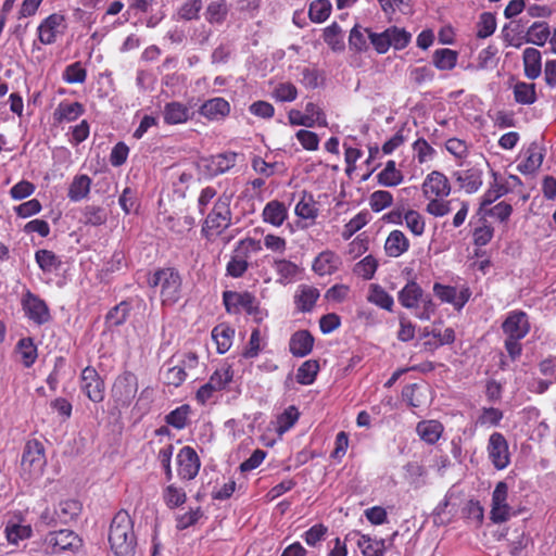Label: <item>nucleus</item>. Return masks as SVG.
I'll return each mask as SVG.
<instances>
[{"mask_svg":"<svg viewBox=\"0 0 556 556\" xmlns=\"http://www.w3.org/2000/svg\"><path fill=\"white\" fill-rule=\"evenodd\" d=\"M148 286L160 295L161 305L170 307L184 298V279L180 271L173 266L159 267L148 277Z\"/></svg>","mask_w":556,"mask_h":556,"instance_id":"nucleus-1","label":"nucleus"},{"mask_svg":"<svg viewBox=\"0 0 556 556\" xmlns=\"http://www.w3.org/2000/svg\"><path fill=\"white\" fill-rule=\"evenodd\" d=\"M110 548L115 556H135L137 536L130 515L121 509L111 520L108 533Z\"/></svg>","mask_w":556,"mask_h":556,"instance_id":"nucleus-2","label":"nucleus"},{"mask_svg":"<svg viewBox=\"0 0 556 556\" xmlns=\"http://www.w3.org/2000/svg\"><path fill=\"white\" fill-rule=\"evenodd\" d=\"M530 329L529 315L525 311L513 309L507 313L502 323V331L505 336L504 348L511 361L521 356V340L528 336Z\"/></svg>","mask_w":556,"mask_h":556,"instance_id":"nucleus-3","label":"nucleus"},{"mask_svg":"<svg viewBox=\"0 0 556 556\" xmlns=\"http://www.w3.org/2000/svg\"><path fill=\"white\" fill-rule=\"evenodd\" d=\"M399 303L407 308L414 309L415 317L420 320H430L437 312V304L429 294H425L422 288L415 281L409 280L397 293Z\"/></svg>","mask_w":556,"mask_h":556,"instance_id":"nucleus-4","label":"nucleus"},{"mask_svg":"<svg viewBox=\"0 0 556 556\" xmlns=\"http://www.w3.org/2000/svg\"><path fill=\"white\" fill-rule=\"evenodd\" d=\"M231 200L232 197L230 194L223 193L205 213L201 232L206 239L219 236L230 227L232 218Z\"/></svg>","mask_w":556,"mask_h":556,"instance_id":"nucleus-5","label":"nucleus"},{"mask_svg":"<svg viewBox=\"0 0 556 556\" xmlns=\"http://www.w3.org/2000/svg\"><path fill=\"white\" fill-rule=\"evenodd\" d=\"M223 303L228 313L238 314L244 311L257 323H261L267 316V313L260 307L255 295L249 291H225L223 293Z\"/></svg>","mask_w":556,"mask_h":556,"instance_id":"nucleus-6","label":"nucleus"},{"mask_svg":"<svg viewBox=\"0 0 556 556\" xmlns=\"http://www.w3.org/2000/svg\"><path fill=\"white\" fill-rule=\"evenodd\" d=\"M262 251V243L260 240L253 238H244L237 242L236 248L226 265V274L232 278L242 277L249 268L251 254Z\"/></svg>","mask_w":556,"mask_h":556,"instance_id":"nucleus-7","label":"nucleus"},{"mask_svg":"<svg viewBox=\"0 0 556 556\" xmlns=\"http://www.w3.org/2000/svg\"><path fill=\"white\" fill-rule=\"evenodd\" d=\"M47 465L45 447L37 440H30L25 444L21 467L23 476L27 480L38 479L42 476Z\"/></svg>","mask_w":556,"mask_h":556,"instance_id":"nucleus-8","label":"nucleus"},{"mask_svg":"<svg viewBox=\"0 0 556 556\" xmlns=\"http://www.w3.org/2000/svg\"><path fill=\"white\" fill-rule=\"evenodd\" d=\"M138 392V378L131 371L118 375L111 389V397L116 408H128Z\"/></svg>","mask_w":556,"mask_h":556,"instance_id":"nucleus-9","label":"nucleus"},{"mask_svg":"<svg viewBox=\"0 0 556 556\" xmlns=\"http://www.w3.org/2000/svg\"><path fill=\"white\" fill-rule=\"evenodd\" d=\"M21 305L24 315L37 326L46 325L52 320L47 302L30 290H26L23 293Z\"/></svg>","mask_w":556,"mask_h":556,"instance_id":"nucleus-10","label":"nucleus"},{"mask_svg":"<svg viewBox=\"0 0 556 556\" xmlns=\"http://www.w3.org/2000/svg\"><path fill=\"white\" fill-rule=\"evenodd\" d=\"M80 390L93 403L104 400L105 383L96 368L87 366L81 370Z\"/></svg>","mask_w":556,"mask_h":556,"instance_id":"nucleus-11","label":"nucleus"},{"mask_svg":"<svg viewBox=\"0 0 556 556\" xmlns=\"http://www.w3.org/2000/svg\"><path fill=\"white\" fill-rule=\"evenodd\" d=\"M488 457L497 470H503L510 464L508 442L501 432H493L488 440Z\"/></svg>","mask_w":556,"mask_h":556,"instance_id":"nucleus-12","label":"nucleus"},{"mask_svg":"<svg viewBox=\"0 0 556 556\" xmlns=\"http://www.w3.org/2000/svg\"><path fill=\"white\" fill-rule=\"evenodd\" d=\"M508 485L505 481H500L492 493V505L490 518L494 523L507 521L515 515L513 508L507 503Z\"/></svg>","mask_w":556,"mask_h":556,"instance_id":"nucleus-13","label":"nucleus"},{"mask_svg":"<svg viewBox=\"0 0 556 556\" xmlns=\"http://www.w3.org/2000/svg\"><path fill=\"white\" fill-rule=\"evenodd\" d=\"M46 544L51 553L76 552L81 546V540L72 530L63 529L49 532L46 536Z\"/></svg>","mask_w":556,"mask_h":556,"instance_id":"nucleus-14","label":"nucleus"},{"mask_svg":"<svg viewBox=\"0 0 556 556\" xmlns=\"http://www.w3.org/2000/svg\"><path fill=\"white\" fill-rule=\"evenodd\" d=\"M4 533L10 544L17 545L21 541L27 540L33 534L30 523L26 522L22 511H13L4 526Z\"/></svg>","mask_w":556,"mask_h":556,"instance_id":"nucleus-15","label":"nucleus"},{"mask_svg":"<svg viewBox=\"0 0 556 556\" xmlns=\"http://www.w3.org/2000/svg\"><path fill=\"white\" fill-rule=\"evenodd\" d=\"M178 476L182 480L194 479L200 470L201 462L195 452L191 446H184L177 454Z\"/></svg>","mask_w":556,"mask_h":556,"instance_id":"nucleus-16","label":"nucleus"},{"mask_svg":"<svg viewBox=\"0 0 556 556\" xmlns=\"http://www.w3.org/2000/svg\"><path fill=\"white\" fill-rule=\"evenodd\" d=\"M433 294L442 302L448 303L454 306L455 309L460 311L466 303L469 301L471 292L469 288H463L457 292L456 287L434 282Z\"/></svg>","mask_w":556,"mask_h":556,"instance_id":"nucleus-17","label":"nucleus"},{"mask_svg":"<svg viewBox=\"0 0 556 556\" xmlns=\"http://www.w3.org/2000/svg\"><path fill=\"white\" fill-rule=\"evenodd\" d=\"M422 193L426 199L446 198L450 195L452 187L448 178L439 170L429 173L422 182Z\"/></svg>","mask_w":556,"mask_h":556,"instance_id":"nucleus-18","label":"nucleus"},{"mask_svg":"<svg viewBox=\"0 0 556 556\" xmlns=\"http://www.w3.org/2000/svg\"><path fill=\"white\" fill-rule=\"evenodd\" d=\"M64 16L62 14L52 13L47 16L38 26V38L42 45H52L56 41L60 34L59 27L64 24Z\"/></svg>","mask_w":556,"mask_h":556,"instance_id":"nucleus-19","label":"nucleus"},{"mask_svg":"<svg viewBox=\"0 0 556 556\" xmlns=\"http://www.w3.org/2000/svg\"><path fill=\"white\" fill-rule=\"evenodd\" d=\"M162 115L166 125H179L191 119L193 113L187 104L172 101L164 105Z\"/></svg>","mask_w":556,"mask_h":556,"instance_id":"nucleus-20","label":"nucleus"},{"mask_svg":"<svg viewBox=\"0 0 556 556\" xmlns=\"http://www.w3.org/2000/svg\"><path fill=\"white\" fill-rule=\"evenodd\" d=\"M199 113L210 121H220L230 113V104L224 98H212L200 106Z\"/></svg>","mask_w":556,"mask_h":556,"instance_id":"nucleus-21","label":"nucleus"},{"mask_svg":"<svg viewBox=\"0 0 556 556\" xmlns=\"http://www.w3.org/2000/svg\"><path fill=\"white\" fill-rule=\"evenodd\" d=\"M342 262L338 254L326 250L319 253L313 262V270L319 276L332 275L341 266Z\"/></svg>","mask_w":556,"mask_h":556,"instance_id":"nucleus-22","label":"nucleus"},{"mask_svg":"<svg viewBox=\"0 0 556 556\" xmlns=\"http://www.w3.org/2000/svg\"><path fill=\"white\" fill-rule=\"evenodd\" d=\"M453 176L467 193H475L482 186V170L478 167L456 170Z\"/></svg>","mask_w":556,"mask_h":556,"instance_id":"nucleus-23","label":"nucleus"},{"mask_svg":"<svg viewBox=\"0 0 556 556\" xmlns=\"http://www.w3.org/2000/svg\"><path fill=\"white\" fill-rule=\"evenodd\" d=\"M544 155L538 143L532 142L525 152V160L517 165L518 172L523 175L534 174L542 165Z\"/></svg>","mask_w":556,"mask_h":556,"instance_id":"nucleus-24","label":"nucleus"},{"mask_svg":"<svg viewBox=\"0 0 556 556\" xmlns=\"http://www.w3.org/2000/svg\"><path fill=\"white\" fill-rule=\"evenodd\" d=\"M409 240L402 230H392L386 239L384 251L389 257H400L408 251Z\"/></svg>","mask_w":556,"mask_h":556,"instance_id":"nucleus-25","label":"nucleus"},{"mask_svg":"<svg viewBox=\"0 0 556 556\" xmlns=\"http://www.w3.org/2000/svg\"><path fill=\"white\" fill-rule=\"evenodd\" d=\"M314 345V338L307 330L294 332L289 341L290 353L295 357H304L308 355Z\"/></svg>","mask_w":556,"mask_h":556,"instance_id":"nucleus-26","label":"nucleus"},{"mask_svg":"<svg viewBox=\"0 0 556 556\" xmlns=\"http://www.w3.org/2000/svg\"><path fill=\"white\" fill-rule=\"evenodd\" d=\"M263 220L275 227H280L288 218V208L285 203L271 200L263 208Z\"/></svg>","mask_w":556,"mask_h":556,"instance_id":"nucleus-27","label":"nucleus"},{"mask_svg":"<svg viewBox=\"0 0 556 556\" xmlns=\"http://www.w3.org/2000/svg\"><path fill=\"white\" fill-rule=\"evenodd\" d=\"M85 112L79 102L61 101L53 112V118L56 123H70L76 121Z\"/></svg>","mask_w":556,"mask_h":556,"instance_id":"nucleus-28","label":"nucleus"},{"mask_svg":"<svg viewBox=\"0 0 556 556\" xmlns=\"http://www.w3.org/2000/svg\"><path fill=\"white\" fill-rule=\"evenodd\" d=\"M91 185L92 180L88 175H75L68 186L67 198L72 202H79L86 199L90 193Z\"/></svg>","mask_w":556,"mask_h":556,"instance_id":"nucleus-29","label":"nucleus"},{"mask_svg":"<svg viewBox=\"0 0 556 556\" xmlns=\"http://www.w3.org/2000/svg\"><path fill=\"white\" fill-rule=\"evenodd\" d=\"M238 154L232 151L214 155L210 159L207 168L213 176H218L230 170L237 163Z\"/></svg>","mask_w":556,"mask_h":556,"instance_id":"nucleus-30","label":"nucleus"},{"mask_svg":"<svg viewBox=\"0 0 556 556\" xmlns=\"http://www.w3.org/2000/svg\"><path fill=\"white\" fill-rule=\"evenodd\" d=\"M188 372H185L176 362L175 356L170 357L162 368V379L167 386L180 387L187 379Z\"/></svg>","mask_w":556,"mask_h":556,"instance_id":"nucleus-31","label":"nucleus"},{"mask_svg":"<svg viewBox=\"0 0 556 556\" xmlns=\"http://www.w3.org/2000/svg\"><path fill=\"white\" fill-rule=\"evenodd\" d=\"M525 75L529 79H535L541 75L542 72V55L541 52L535 48H527L522 55Z\"/></svg>","mask_w":556,"mask_h":556,"instance_id":"nucleus-32","label":"nucleus"},{"mask_svg":"<svg viewBox=\"0 0 556 556\" xmlns=\"http://www.w3.org/2000/svg\"><path fill=\"white\" fill-rule=\"evenodd\" d=\"M35 261L45 274H52L60 269L62 260L53 251L39 249L35 252Z\"/></svg>","mask_w":556,"mask_h":556,"instance_id":"nucleus-33","label":"nucleus"},{"mask_svg":"<svg viewBox=\"0 0 556 556\" xmlns=\"http://www.w3.org/2000/svg\"><path fill=\"white\" fill-rule=\"evenodd\" d=\"M418 435L428 444H434L439 441L443 432V426L438 420H424L416 427Z\"/></svg>","mask_w":556,"mask_h":556,"instance_id":"nucleus-34","label":"nucleus"},{"mask_svg":"<svg viewBox=\"0 0 556 556\" xmlns=\"http://www.w3.org/2000/svg\"><path fill=\"white\" fill-rule=\"evenodd\" d=\"M81 511V504L76 500L61 501L56 506V519L60 525L74 521Z\"/></svg>","mask_w":556,"mask_h":556,"instance_id":"nucleus-35","label":"nucleus"},{"mask_svg":"<svg viewBox=\"0 0 556 556\" xmlns=\"http://www.w3.org/2000/svg\"><path fill=\"white\" fill-rule=\"evenodd\" d=\"M367 301L376 306L392 312L394 300L380 285L372 283L369 286Z\"/></svg>","mask_w":556,"mask_h":556,"instance_id":"nucleus-36","label":"nucleus"},{"mask_svg":"<svg viewBox=\"0 0 556 556\" xmlns=\"http://www.w3.org/2000/svg\"><path fill=\"white\" fill-rule=\"evenodd\" d=\"M551 37L549 26L546 22H535L527 30L525 41L542 47Z\"/></svg>","mask_w":556,"mask_h":556,"instance_id":"nucleus-37","label":"nucleus"},{"mask_svg":"<svg viewBox=\"0 0 556 556\" xmlns=\"http://www.w3.org/2000/svg\"><path fill=\"white\" fill-rule=\"evenodd\" d=\"M233 336L235 329L227 325L220 324L214 327L212 338L216 342L219 354L226 353L231 348Z\"/></svg>","mask_w":556,"mask_h":556,"instance_id":"nucleus-38","label":"nucleus"},{"mask_svg":"<svg viewBox=\"0 0 556 556\" xmlns=\"http://www.w3.org/2000/svg\"><path fill=\"white\" fill-rule=\"evenodd\" d=\"M16 352L21 355V361L26 368L31 367L38 357L37 346L30 337L17 341Z\"/></svg>","mask_w":556,"mask_h":556,"instance_id":"nucleus-39","label":"nucleus"},{"mask_svg":"<svg viewBox=\"0 0 556 556\" xmlns=\"http://www.w3.org/2000/svg\"><path fill=\"white\" fill-rule=\"evenodd\" d=\"M458 53L455 50L442 48L433 52V65L440 71H451L457 64Z\"/></svg>","mask_w":556,"mask_h":556,"instance_id":"nucleus-40","label":"nucleus"},{"mask_svg":"<svg viewBox=\"0 0 556 556\" xmlns=\"http://www.w3.org/2000/svg\"><path fill=\"white\" fill-rule=\"evenodd\" d=\"M378 182L384 187H395L400 185L404 177L401 170L396 168L393 160L387 162L384 168L377 175Z\"/></svg>","mask_w":556,"mask_h":556,"instance_id":"nucleus-41","label":"nucleus"},{"mask_svg":"<svg viewBox=\"0 0 556 556\" xmlns=\"http://www.w3.org/2000/svg\"><path fill=\"white\" fill-rule=\"evenodd\" d=\"M368 31L370 28L362 27L361 25H355L349 36V47L351 50L355 52H365L368 50Z\"/></svg>","mask_w":556,"mask_h":556,"instance_id":"nucleus-42","label":"nucleus"},{"mask_svg":"<svg viewBox=\"0 0 556 556\" xmlns=\"http://www.w3.org/2000/svg\"><path fill=\"white\" fill-rule=\"evenodd\" d=\"M319 363L315 359L305 361L296 370V381L302 386H309L316 380Z\"/></svg>","mask_w":556,"mask_h":556,"instance_id":"nucleus-43","label":"nucleus"},{"mask_svg":"<svg viewBox=\"0 0 556 556\" xmlns=\"http://www.w3.org/2000/svg\"><path fill=\"white\" fill-rule=\"evenodd\" d=\"M319 298L318 289L311 286H301L296 295V304L301 312H309Z\"/></svg>","mask_w":556,"mask_h":556,"instance_id":"nucleus-44","label":"nucleus"},{"mask_svg":"<svg viewBox=\"0 0 556 556\" xmlns=\"http://www.w3.org/2000/svg\"><path fill=\"white\" fill-rule=\"evenodd\" d=\"M403 223L407 229L416 237L424 235L426 229L425 217L415 210H407L403 213Z\"/></svg>","mask_w":556,"mask_h":556,"instance_id":"nucleus-45","label":"nucleus"},{"mask_svg":"<svg viewBox=\"0 0 556 556\" xmlns=\"http://www.w3.org/2000/svg\"><path fill=\"white\" fill-rule=\"evenodd\" d=\"M426 212L434 217H443L451 213L453 204L458 200H445V198H430L427 199Z\"/></svg>","mask_w":556,"mask_h":556,"instance_id":"nucleus-46","label":"nucleus"},{"mask_svg":"<svg viewBox=\"0 0 556 556\" xmlns=\"http://www.w3.org/2000/svg\"><path fill=\"white\" fill-rule=\"evenodd\" d=\"M81 215L85 225L94 227L104 225L108 219L105 208L93 204L86 205L83 210Z\"/></svg>","mask_w":556,"mask_h":556,"instance_id":"nucleus-47","label":"nucleus"},{"mask_svg":"<svg viewBox=\"0 0 556 556\" xmlns=\"http://www.w3.org/2000/svg\"><path fill=\"white\" fill-rule=\"evenodd\" d=\"M379 263L371 254L365 256L354 265L353 273L365 280L374 278Z\"/></svg>","mask_w":556,"mask_h":556,"instance_id":"nucleus-48","label":"nucleus"},{"mask_svg":"<svg viewBox=\"0 0 556 556\" xmlns=\"http://www.w3.org/2000/svg\"><path fill=\"white\" fill-rule=\"evenodd\" d=\"M494 176L496 175L494 174ZM508 191L509 187L498 182L497 177H495L494 181L490 185L481 198L480 208L483 210L484 207L491 205L497 199L508 193Z\"/></svg>","mask_w":556,"mask_h":556,"instance_id":"nucleus-49","label":"nucleus"},{"mask_svg":"<svg viewBox=\"0 0 556 556\" xmlns=\"http://www.w3.org/2000/svg\"><path fill=\"white\" fill-rule=\"evenodd\" d=\"M331 10L330 0H314L308 8V16L314 23H323L330 16Z\"/></svg>","mask_w":556,"mask_h":556,"instance_id":"nucleus-50","label":"nucleus"},{"mask_svg":"<svg viewBox=\"0 0 556 556\" xmlns=\"http://www.w3.org/2000/svg\"><path fill=\"white\" fill-rule=\"evenodd\" d=\"M190 412V406L184 404L172 410L169 414H167L165 416V421L167 425L174 427L175 429L181 430L188 424Z\"/></svg>","mask_w":556,"mask_h":556,"instance_id":"nucleus-51","label":"nucleus"},{"mask_svg":"<svg viewBox=\"0 0 556 556\" xmlns=\"http://www.w3.org/2000/svg\"><path fill=\"white\" fill-rule=\"evenodd\" d=\"M358 546L364 556H383L386 551L384 540H374L368 535H362Z\"/></svg>","mask_w":556,"mask_h":556,"instance_id":"nucleus-52","label":"nucleus"},{"mask_svg":"<svg viewBox=\"0 0 556 556\" xmlns=\"http://www.w3.org/2000/svg\"><path fill=\"white\" fill-rule=\"evenodd\" d=\"M324 40L333 51H342L345 47L342 29L336 22L325 28Z\"/></svg>","mask_w":556,"mask_h":556,"instance_id":"nucleus-53","label":"nucleus"},{"mask_svg":"<svg viewBox=\"0 0 556 556\" xmlns=\"http://www.w3.org/2000/svg\"><path fill=\"white\" fill-rule=\"evenodd\" d=\"M163 500L166 506L173 509L185 504L187 495L184 489L169 484L163 491Z\"/></svg>","mask_w":556,"mask_h":556,"instance_id":"nucleus-54","label":"nucleus"},{"mask_svg":"<svg viewBox=\"0 0 556 556\" xmlns=\"http://www.w3.org/2000/svg\"><path fill=\"white\" fill-rule=\"evenodd\" d=\"M295 214L303 219H315L318 215V210L315 205L314 199L311 194L304 193L301 200L295 205Z\"/></svg>","mask_w":556,"mask_h":556,"instance_id":"nucleus-55","label":"nucleus"},{"mask_svg":"<svg viewBox=\"0 0 556 556\" xmlns=\"http://www.w3.org/2000/svg\"><path fill=\"white\" fill-rule=\"evenodd\" d=\"M516 102L520 104H532L536 101L535 85L517 83L514 87Z\"/></svg>","mask_w":556,"mask_h":556,"instance_id":"nucleus-56","label":"nucleus"},{"mask_svg":"<svg viewBox=\"0 0 556 556\" xmlns=\"http://www.w3.org/2000/svg\"><path fill=\"white\" fill-rule=\"evenodd\" d=\"M228 14V7L225 0H213L206 9V20L210 23H223Z\"/></svg>","mask_w":556,"mask_h":556,"instance_id":"nucleus-57","label":"nucleus"},{"mask_svg":"<svg viewBox=\"0 0 556 556\" xmlns=\"http://www.w3.org/2000/svg\"><path fill=\"white\" fill-rule=\"evenodd\" d=\"M496 29V17L491 12H483L477 23V37L485 39L494 34Z\"/></svg>","mask_w":556,"mask_h":556,"instance_id":"nucleus-58","label":"nucleus"},{"mask_svg":"<svg viewBox=\"0 0 556 556\" xmlns=\"http://www.w3.org/2000/svg\"><path fill=\"white\" fill-rule=\"evenodd\" d=\"M130 312V303L127 301H122L117 305H115L113 308L109 311L106 314V323L111 326H121L123 325Z\"/></svg>","mask_w":556,"mask_h":556,"instance_id":"nucleus-59","label":"nucleus"},{"mask_svg":"<svg viewBox=\"0 0 556 556\" xmlns=\"http://www.w3.org/2000/svg\"><path fill=\"white\" fill-rule=\"evenodd\" d=\"M299 417H300L299 409L293 405L289 406L288 408H286L283 410L282 414H280L278 416L277 431L279 433H285V432L289 431L295 425Z\"/></svg>","mask_w":556,"mask_h":556,"instance_id":"nucleus-60","label":"nucleus"},{"mask_svg":"<svg viewBox=\"0 0 556 556\" xmlns=\"http://www.w3.org/2000/svg\"><path fill=\"white\" fill-rule=\"evenodd\" d=\"M233 371L229 365L217 368L210 377L208 382L217 390H223L232 380Z\"/></svg>","mask_w":556,"mask_h":556,"instance_id":"nucleus-61","label":"nucleus"},{"mask_svg":"<svg viewBox=\"0 0 556 556\" xmlns=\"http://www.w3.org/2000/svg\"><path fill=\"white\" fill-rule=\"evenodd\" d=\"M328 533V528L323 523H316L306 530L301 538L308 546L316 547L319 545Z\"/></svg>","mask_w":556,"mask_h":556,"instance_id":"nucleus-62","label":"nucleus"},{"mask_svg":"<svg viewBox=\"0 0 556 556\" xmlns=\"http://www.w3.org/2000/svg\"><path fill=\"white\" fill-rule=\"evenodd\" d=\"M62 78L67 84H83L87 78V72L80 62H74L65 67Z\"/></svg>","mask_w":556,"mask_h":556,"instance_id":"nucleus-63","label":"nucleus"},{"mask_svg":"<svg viewBox=\"0 0 556 556\" xmlns=\"http://www.w3.org/2000/svg\"><path fill=\"white\" fill-rule=\"evenodd\" d=\"M274 268L280 277L279 281L281 283L292 280L299 271L298 265L287 260H276L274 262Z\"/></svg>","mask_w":556,"mask_h":556,"instance_id":"nucleus-64","label":"nucleus"}]
</instances>
